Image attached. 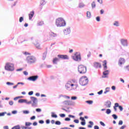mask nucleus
Listing matches in <instances>:
<instances>
[{
    "instance_id": "obj_1",
    "label": "nucleus",
    "mask_w": 129,
    "mask_h": 129,
    "mask_svg": "<svg viewBox=\"0 0 129 129\" xmlns=\"http://www.w3.org/2000/svg\"><path fill=\"white\" fill-rule=\"evenodd\" d=\"M55 25L56 27H65L66 21L62 18H58L56 20Z\"/></svg>"
},
{
    "instance_id": "obj_2",
    "label": "nucleus",
    "mask_w": 129,
    "mask_h": 129,
    "mask_svg": "<svg viewBox=\"0 0 129 129\" xmlns=\"http://www.w3.org/2000/svg\"><path fill=\"white\" fill-rule=\"evenodd\" d=\"M26 60L28 64H29V65H33V64H35V63L37 62V58L34 56L29 55L27 57Z\"/></svg>"
},
{
    "instance_id": "obj_3",
    "label": "nucleus",
    "mask_w": 129,
    "mask_h": 129,
    "mask_svg": "<svg viewBox=\"0 0 129 129\" xmlns=\"http://www.w3.org/2000/svg\"><path fill=\"white\" fill-rule=\"evenodd\" d=\"M107 61L106 60H104L103 61V66L104 67V69L105 70L103 72V78H107L108 74H109V71L106 70L107 69Z\"/></svg>"
},
{
    "instance_id": "obj_4",
    "label": "nucleus",
    "mask_w": 129,
    "mask_h": 129,
    "mask_svg": "<svg viewBox=\"0 0 129 129\" xmlns=\"http://www.w3.org/2000/svg\"><path fill=\"white\" fill-rule=\"evenodd\" d=\"M79 83L82 86H85L88 84V78L86 76L82 77L79 80Z\"/></svg>"
},
{
    "instance_id": "obj_5",
    "label": "nucleus",
    "mask_w": 129,
    "mask_h": 129,
    "mask_svg": "<svg viewBox=\"0 0 129 129\" xmlns=\"http://www.w3.org/2000/svg\"><path fill=\"white\" fill-rule=\"evenodd\" d=\"M5 70H7V71H14V70H15V65L12 63H6L5 67Z\"/></svg>"
},
{
    "instance_id": "obj_6",
    "label": "nucleus",
    "mask_w": 129,
    "mask_h": 129,
    "mask_svg": "<svg viewBox=\"0 0 129 129\" xmlns=\"http://www.w3.org/2000/svg\"><path fill=\"white\" fill-rule=\"evenodd\" d=\"M78 71L80 74H85L87 71V68L83 65L79 66Z\"/></svg>"
},
{
    "instance_id": "obj_7",
    "label": "nucleus",
    "mask_w": 129,
    "mask_h": 129,
    "mask_svg": "<svg viewBox=\"0 0 129 129\" xmlns=\"http://www.w3.org/2000/svg\"><path fill=\"white\" fill-rule=\"evenodd\" d=\"M73 59L74 61L77 62H80L81 61V53L80 52H76L74 56H73Z\"/></svg>"
},
{
    "instance_id": "obj_8",
    "label": "nucleus",
    "mask_w": 129,
    "mask_h": 129,
    "mask_svg": "<svg viewBox=\"0 0 129 129\" xmlns=\"http://www.w3.org/2000/svg\"><path fill=\"white\" fill-rule=\"evenodd\" d=\"M73 86H75V85L72 84V82L69 81L66 84V88L67 90H72V89H76V87L75 88H73Z\"/></svg>"
},
{
    "instance_id": "obj_9",
    "label": "nucleus",
    "mask_w": 129,
    "mask_h": 129,
    "mask_svg": "<svg viewBox=\"0 0 129 129\" xmlns=\"http://www.w3.org/2000/svg\"><path fill=\"white\" fill-rule=\"evenodd\" d=\"M32 107H37V104L38 103V99L35 97H30Z\"/></svg>"
},
{
    "instance_id": "obj_10",
    "label": "nucleus",
    "mask_w": 129,
    "mask_h": 129,
    "mask_svg": "<svg viewBox=\"0 0 129 129\" xmlns=\"http://www.w3.org/2000/svg\"><path fill=\"white\" fill-rule=\"evenodd\" d=\"M120 43L123 47H127L128 46V43H127V39L122 38L120 39Z\"/></svg>"
},
{
    "instance_id": "obj_11",
    "label": "nucleus",
    "mask_w": 129,
    "mask_h": 129,
    "mask_svg": "<svg viewBox=\"0 0 129 129\" xmlns=\"http://www.w3.org/2000/svg\"><path fill=\"white\" fill-rule=\"evenodd\" d=\"M18 103H26V104H31L32 101H29L28 102L27 99H20L18 100Z\"/></svg>"
},
{
    "instance_id": "obj_12",
    "label": "nucleus",
    "mask_w": 129,
    "mask_h": 129,
    "mask_svg": "<svg viewBox=\"0 0 129 129\" xmlns=\"http://www.w3.org/2000/svg\"><path fill=\"white\" fill-rule=\"evenodd\" d=\"M64 35H69L71 33V28L68 27L63 30Z\"/></svg>"
},
{
    "instance_id": "obj_13",
    "label": "nucleus",
    "mask_w": 129,
    "mask_h": 129,
    "mask_svg": "<svg viewBox=\"0 0 129 129\" xmlns=\"http://www.w3.org/2000/svg\"><path fill=\"white\" fill-rule=\"evenodd\" d=\"M62 104H63L64 105H74L75 104V102L72 101H64L62 102Z\"/></svg>"
},
{
    "instance_id": "obj_14",
    "label": "nucleus",
    "mask_w": 129,
    "mask_h": 129,
    "mask_svg": "<svg viewBox=\"0 0 129 129\" xmlns=\"http://www.w3.org/2000/svg\"><path fill=\"white\" fill-rule=\"evenodd\" d=\"M57 57L59 58V59H63L64 60H68L69 59V57H68V55H62V54H58L57 55Z\"/></svg>"
},
{
    "instance_id": "obj_15",
    "label": "nucleus",
    "mask_w": 129,
    "mask_h": 129,
    "mask_svg": "<svg viewBox=\"0 0 129 129\" xmlns=\"http://www.w3.org/2000/svg\"><path fill=\"white\" fill-rule=\"evenodd\" d=\"M38 76H32L28 78V80L30 81H36L38 79Z\"/></svg>"
},
{
    "instance_id": "obj_16",
    "label": "nucleus",
    "mask_w": 129,
    "mask_h": 129,
    "mask_svg": "<svg viewBox=\"0 0 129 129\" xmlns=\"http://www.w3.org/2000/svg\"><path fill=\"white\" fill-rule=\"evenodd\" d=\"M33 44H34V45L35 46L37 49H41V45L40 44V43H39V42H38L37 40L33 41Z\"/></svg>"
},
{
    "instance_id": "obj_17",
    "label": "nucleus",
    "mask_w": 129,
    "mask_h": 129,
    "mask_svg": "<svg viewBox=\"0 0 129 129\" xmlns=\"http://www.w3.org/2000/svg\"><path fill=\"white\" fill-rule=\"evenodd\" d=\"M104 105L108 108H110V107H111V102H110V101H107L105 102Z\"/></svg>"
},
{
    "instance_id": "obj_18",
    "label": "nucleus",
    "mask_w": 129,
    "mask_h": 129,
    "mask_svg": "<svg viewBox=\"0 0 129 129\" xmlns=\"http://www.w3.org/2000/svg\"><path fill=\"white\" fill-rule=\"evenodd\" d=\"M125 60L123 58H120L118 60V65H122V64H124Z\"/></svg>"
},
{
    "instance_id": "obj_19",
    "label": "nucleus",
    "mask_w": 129,
    "mask_h": 129,
    "mask_svg": "<svg viewBox=\"0 0 129 129\" xmlns=\"http://www.w3.org/2000/svg\"><path fill=\"white\" fill-rule=\"evenodd\" d=\"M34 15H35V12H34L33 11L31 12L30 14H28L29 20H30V21H31V20H32L33 17H34Z\"/></svg>"
},
{
    "instance_id": "obj_20",
    "label": "nucleus",
    "mask_w": 129,
    "mask_h": 129,
    "mask_svg": "<svg viewBox=\"0 0 129 129\" xmlns=\"http://www.w3.org/2000/svg\"><path fill=\"white\" fill-rule=\"evenodd\" d=\"M94 67L95 68H101V64L99 62L94 63Z\"/></svg>"
},
{
    "instance_id": "obj_21",
    "label": "nucleus",
    "mask_w": 129,
    "mask_h": 129,
    "mask_svg": "<svg viewBox=\"0 0 129 129\" xmlns=\"http://www.w3.org/2000/svg\"><path fill=\"white\" fill-rule=\"evenodd\" d=\"M47 51H45L42 54V60H45L46 59V57H47Z\"/></svg>"
},
{
    "instance_id": "obj_22",
    "label": "nucleus",
    "mask_w": 129,
    "mask_h": 129,
    "mask_svg": "<svg viewBox=\"0 0 129 129\" xmlns=\"http://www.w3.org/2000/svg\"><path fill=\"white\" fill-rule=\"evenodd\" d=\"M50 37H53V38H55L58 36L57 34L54 33V32H50L49 34Z\"/></svg>"
},
{
    "instance_id": "obj_23",
    "label": "nucleus",
    "mask_w": 129,
    "mask_h": 129,
    "mask_svg": "<svg viewBox=\"0 0 129 129\" xmlns=\"http://www.w3.org/2000/svg\"><path fill=\"white\" fill-rule=\"evenodd\" d=\"M85 7V5L82 3H79V8L80 9H82V8H84Z\"/></svg>"
},
{
    "instance_id": "obj_24",
    "label": "nucleus",
    "mask_w": 129,
    "mask_h": 129,
    "mask_svg": "<svg viewBox=\"0 0 129 129\" xmlns=\"http://www.w3.org/2000/svg\"><path fill=\"white\" fill-rule=\"evenodd\" d=\"M58 61H59V58L55 57L53 58L52 62L54 64H57V62H58Z\"/></svg>"
},
{
    "instance_id": "obj_25",
    "label": "nucleus",
    "mask_w": 129,
    "mask_h": 129,
    "mask_svg": "<svg viewBox=\"0 0 129 129\" xmlns=\"http://www.w3.org/2000/svg\"><path fill=\"white\" fill-rule=\"evenodd\" d=\"M113 25L115 27H119V23L118 22V21H115Z\"/></svg>"
},
{
    "instance_id": "obj_26",
    "label": "nucleus",
    "mask_w": 129,
    "mask_h": 129,
    "mask_svg": "<svg viewBox=\"0 0 129 129\" xmlns=\"http://www.w3.org/2000/svg\"><path fill=\"white\" fill-rule=\"evenodd\" d=\"M87 17L88 19H90V18H91V13H90V12H87Z\"/></svg>"
},
{
    "instance_id": "obj_27",
    "label": "nucleus",
    "mask_w": 129,
    "mask_h": 129,
    "mask_svg": "<svg viewBox=\"0 0 129 129\" xmlns=\"http://www.w3.org/2000/svg\"><path fill=\"white\" fill-rule=\"evenodd\" d=\"M51 117H54L55 118H57L58 117V116L57 115V114H55V113L52 112Z\"/></svg>"
},
{
    "instance_id": "obj_28",
    "label": "nucleus",
    "mask_w": 129,
    "mask_h": 129,
    "mask_svg": "<svg viewBox=\"0 0 129 129\" xmlns=\"http://www.w3.org/2000/svg\"><path fill=\"white\" fill-rule=\"evenodd\" d=\"M89 123H90V124H91V125H88V127H90L91 128V127H92V125H93V124H94V123L92 121H90L89 122Z\"/></svg>"
},
{
    "instance_id": "obj_29",
    "label": "nucleus",
    "mask_w": 129,
    "mask_h": 129,
    "mask_svg": "<svg viewBox=\"0 0 129 129\" xmlns=\"http://www.w3.org/2000/svg\"><path fill=\"white\" fill-rule=\"evenodd\" d=\"M106 113L107 114H110V113H111V110H110V109H107L106 110Z\"/></svg>"
},
{
    "instance_id": "obj_30",
    "label": "nucleus",
    "mask_w": 129,
    "mask_h": 129,
    "mask_svg": "<svg viewBox=\"0 0 129 129\" xmlns=\"http://www.w3.org/2000/svg\"><path fill=\"white\" fill-rule=\"evenodd\" d=\"M12 129H21V127L20 126V125H17L12 127Z\"/></svg>"
},
{
    "instance_id": "obj_31",
    "label": "nucleus",
    "mask_w": 129,
    "mask_h": 129,
    "mask_svg": "<svg viewBox=\"0 0 129 129\" xmlns=\"http://www.w3.org/2000/svg\"><path fill=\"white\" fill-rule=\"evenodd\" d=\"M40 5L41 6H44V5H46V2L45 0H41L40 2Z\"/></svg>"
},
{
    "instance_id": "obj_32",
    "label": "nucleus",
    "mask_w": 129,
    "mask_h": 129,
    "mask_svg": "<svg viewBox=\"0 0 129 129\" xmlns=\"http://www.w3.org/2000/svg\"><path fill=\"white\" fill-rule=\"evenodd\" d=\"M92 9H94L96 7V5L95 4V2H93L91 4Z\"/></svg>"
},
{
    "instance_id": "obj_33",
    "label": "nucleus",
    "mask_w": 129,
    "mask_h": 129,
    "mask_svg": "<svg viewBox=\"0 0 129 129\" xmlns=\"http://www.w3.org/2000/svg\"><path fill=\"white\" fill-rule=\"evenodd\" d=\"M108 89H110L109 87L106 88L105 91L104 92V94H106V93H107V92H109V90H108Z\"/></svg>"
},
{
    "instance_id": "obj_34",
    "label": "nucleus",
    "mask_w": 129,
    "mask_h": 129,
    "mask_svg": "<svg viewBox=\"0 0 129 129\" xmlns=\"http://www.w3.org/2000/svg\"><path fill=\"white\" fill-rule=\"evenodd\" d=\"M86 103H88V104H92V103H93V101L87 100V101H86Z\"/></svg>"
},
{
    "instance_id": "obj_35",
    "label": "nucleus",
    "mask_w": 129,
    "mask_h": 129,
    "mask_svg": "<svg viewBox=\"0 0 129 129\" xmlns=\"http://www.w3.org/2000/svg\"><path fill=\"white\" fill-rule=\"evenodd\" d=\"M25 125L26 126H30V125H32V123L30 122H26Z\"/></svg>"
},
{
    "instance_id": "obj_36",
    "label": "nucleus",
    "mask_w": 129,
    "mask_h": 129,
    "mask_svg": "<svg viewBox=\"0 0 129 129\" xmlns=\"http://www.w3.org/2000/svg\"><path fill=\"white\" fill-rule=\"evenodd\" d=\"M44 25V22L40 21L37 23V26H42Z\"/></svg>"
},
{
    "instance_id": "obj_37",
    "label": "nucleus",
    "mask_w": 129,
    "mask_h": 129,
    "mask_svg": "<svg viewBox=\"0 0 129 129\" xmlns=\"http://www.w3.org/2000/svg\"><path fill=\"white\" fill-rule=\"evenodd\" d=\"M112 117L114 118V119H117V115L115 114L112 115Z\"/></svg>"
},
{
    "instance_id": "obj_38",
    "label": "nucleus",
    "mask_w": 129,
    "mask_h": 129,
    "mask_svg": "<svg viewBox=\"0 0 129 129\" xmlns=\"http://www.w3.org/2000/svg\"><path fill=\"white\" fill-rule=\"evenodd\" d=\"M5 114H7V112H3L0 113V116H5Z\"/></svg>"
},
{
    "instance_id": "obj_39",
    "label": "nucleus",
    "mask_w": 129,
    "mask_h": 129,
    "mask_svg": "<svg viewBox=\"0 0 129 129\" xmlns=\"http://www.w3.org/2000/svg\"><path fill=\"white\" fill-rule=\"evenodd\" d=\"M55 124L56 125H60V124H61V122H60V121H56Z\"/></svg>"
},
{
    "instance_id": "obj_40",
    "label": "nucleus",
    "mask_w": 129,
    "mask_h": 129,
    "mask_svg": "<svg viewBox=\"0 0 129 129\" xmlns=\"http://www.w3.org/2000/svg\"><path fill=\"white\" fill-rule=\"evenodd\" d=\"M77 99V96H72L71 97V100H76Z\"/></svg>"
},
{
    "instance_id": "obj_41",
    "label": "nucleus",
    "mask_w": 129,
    "mask_h": 129,
    "mask_svg": "<svg viewBox=\"0 0 129 129\" xmlns=\"http://www.w3.org/2000/svg\"><path fill=\"white\" fill-rule=\"evenodd\" d=\"M103 92V90H101L100 91L97 92V94H98L99 95H101Z\"/></svg>"
},
{
    "instance_id": "obj_42",
    "label": "nucleus",
    "mask_w": 129,
    "mask_h": 129,
    "mask_svg": "<svg viewBox=\"0 0 129 129\" xmlns=\"http://www.w3.org/2000/svg\"><path fill=\"white\" fill-rule=\"evenodd\" d=\"M122 123H123V121H122L121 120H120L118 122V125H122Z\"/></svg>"
},
{
    "instance_id": "obj_43",
    "label": "nucleus",
    "mask_w": 129,
    "mask_h": 129,
    "mask_svg": "<svg viewBox=\"0 0 129 129\" xmlns=\"http://www.w3.org/2000/svg\"><path fill=\"white\" fill-rule=\"evenodd\" d=\"M23 21H24V17H21L19 18V22H20V23H22V22H23Z\"/></svg>"
},
{
    "instance_id": "obj_44",
    "label": "nucleus",
    "mask_w": 129,
    "mask_h": 129,
    "mask_svg": "<svg viewBox=\"0 0 129 129\" xmlns=\"http://www.w3.org/2000/svg\"><path fill=\"white\" fill-rule=\"evenodd\" d=\"M23 113H24V114H28V113H30V111L28 110H24L23 111Z\"/></svg>"
},
{
    "instance_id": "obj_45",
    "label": "nucleus",
    "mask_w": 129,
    "mask_h": 129,
    "mask_svg": "<svg viewBox=\"0 0 129 129\" xmlns=\"http://www.w3.org/2000/svg\"><path fill=\"white\" fill-rule=\"evenodd\" d=\"M119 104H118V103H115L114 104V107H119Z\"/></svg>"
},
{
    "instance_id": "obj_46",
    "label": "nucleus",
    "mask_w": 129,
    "mask_h": 129,
    "mask_svg": "<svg viewBox=\"0 0 129 129\" xmlns=\"http://www.w3.org/2000/svg\"><path fill=\"white\" fill-rule=\"evenodd\" d=\"M96 20L97 22H100V17L99 16H97L96 18Z\"/></svg>"
},
{
    "instance_id": "obj_47",
    "label": "nucleus",
    "mask_w": 129,
    "mask_h": 129,
    "mask_svg": "<svg viewBox=\"0 0 129 129\" xmlns=\"http://www.w3.org/2000/svg\"><path fill=\"white\" fill-rule=\"evenodd\" d=\"M59 116H60V117H65V116H66V115L64 113H61L59 114Z\"/></svg>"
},
{
    "instance_id": "obj_48",
    "label": "nucleus",
    "mask_w": 129,
    "mask_h": 129,
    "mask_svg": "<svg viewBox=\"0 0 129 129\" xmlns=\"http://www.w3.org/2000/svg\"><path fill=\"white\" fill-rule=\"evenodd\" d=\"M36 111L37 112H41V111H42V109H41L40 108H36Z\"/></svg>"
},
{
    "instance_id": "obj_49",
    "label": "nucleus",
    "mask_w": 129,
    "mask_h": 129,
    "mask_svg": "<svg viewBox=\"0 0 129 129\" xmlns=\"http://www.w3.org/2000/svg\"><path fill=\"white\" fill-rule=\"evenodd\" d=\"M64 120H66V121H70V120H71V119H70V118L69 117H66L65 118Z\"/></svg>"
},
{
    "instance_id": "obj_50",
    "label": "nucleus",
    "mask_w": 129,
    "mask_h": 129,
    "mask_svg": "<svg viewBox=\"0 0 129 129\" xmlns=\"http://www.w3.org/2000/svg\"><path fill=\"white\" fill-rule=\"evenodd\" d=\"M6 84L7 85H14V83H11L10 82H8Z\"/></svg>"
},
{
    "instance_id": "obj_51",
    "label": "nucleus",
    "mask_w": 129,
    "mask_h": 129,
    "mask_svg": "<svg viewBox=\"0 0 129 129\" xmlns=\"http://www.w3.org/2000/svg\"><path fill=\"white\" fill-rule=\"evenodd\" d=\"M81 124H82V125H85V124H86V122H85V121H82L81 122Z\"/></svg>"
},
{
    "instance_id": "obj_52",
    "label": "nucleus",
    "mask_w": 129,
    "mask_h": 129,
    "mask_svg": "<svg viewBox=\"0 0 129 129\" xmlns=\"http://www.w3.org/2000/svg\"><path fill=\"white\" fill-rule=\"evenodd\" d=\"M118 108L119 109H120V111H122V110H123V108L122 107V106H119Z\"/></svg>"
},
{
    "instance_id": "obj_53",
    "label": "nucleus",
    "mask_w": 129,
    "mask_h": 129,
    "mask_svg": "<svg viewBox=\"0 0 129 129\" xmlns=\"http://www.w3.org/2000/svg\"><path fill=\"white\" fill-rule=\"evenodd\" d=\"M33 94H34V92L33 91H30L28 93V95H33Z\"/></svg>"
},
{
    "instance_id": "obj_54",
    "label": "nucleus",
    "mask_w": 129,
    "mask_h": 129,
    "mask_svg": "<svg viewBox=\"0 0 129 129\" xmlns=\"http://www.w3.org/2000/svg\"><path fill=\"white\" fill-rule=\"evenodd\" d=\"M12 114H17L18 113V111L14 110L12 112Z\"/></svg>"
},
{
    "instance_id": "obj_55",
    "label": "nucleus",
    "mask_w": 129,
    "mask_h": 129,
    "mask_svg": "<svg viewBox=\"0 0 129 129\" xmlns=\"http://www.w3.org/2000/svg\"><path fill=\"white\" fill-rule=\"evenodd\" d=\"M100 124H101V125H102V126H105V124L101 121H100Z\"/></svg>"
},
{
    "instance_id": "obj_56",
    "label": "nucleus",
    "mask_w": 129,
    "mask_h": 129,
    "mask_svg": "<svg viewBox=\"0 0 129 129\" xmlns=\"http://www.w3.org/2000/svg\"><path fill=\"white\" fill-rule=\"evenodd\" d=\"M126 127V126L125 125H122L119 129H124Z\"/></svg>"
},
{
    "instance_id": "obj_57",
    "label": "nucleus",
    "mask_w": 129,
    "mask_h": 129,
    "mask_svg": "<svg viewBox=\"0 0 129 129\" xmlns=\"http://www.w3.org/2000/svg\"><path fill=\"white\" fill-rule=\"evenodd\" d=\"M25 85V83H23V82H18L17 83V85Z\"/></svg>"
},
{
    "instance_id": "obj_58",
    "label": "nucleus",
    "mask_w": 129,
    "mask_h": 129,
    "mask_svg": "<svg viewBox=\"0 0 129 129\" xmlns=\"http://www.w3.org/2000/svg\"><path fill=\"white\" fill-rule=\"evenodd\" d=\"M36 118V116H32L31 117H30V119L31 120H34V119H35Z\"/></svg>"
},
{
    "instance_id": "obj_59",
    "label": "nucleus",
    "mask_w": 129,
    "mask_h": 129,
    "mask_svg": "<svg viewBox=\"0 0 129 129\" xmlns=\"http://www.w3.org/2000/svg\"><path fill=\"white\" fill-rule=\"evenodd\" d=\"M23 74L26 76H27V75H28V74H29V73H28V72H27V71H26L23 72Z\"/></svg>"
},
{
    "instance_id": "obj_60",
    "label": "nucleus",
    "mask_w": 129,
    "mask_h": 129,
    "mask_svg": "<svg viewBox=\"0 0 129 129\" xmlns=\"http://www.w3.org/2000/svg\"><path fill=\"white\" fill-rule=\"evenodd\" d=\"M74 122H75V123H79V120H78V119H75L74 120Z\"/></svg>"
},
{
    "instance_id": "obj_61",
    "label": "nucleus",
    "mask_w": 129,
    "mask_h": 129,
    "mask_svg": "<svg viewBox=\"0 0 129 129\" xmlns=\"http://www.w3.org/2000/svg\"><path fill=\"white\" fill-rule=\"evenodd\" d=\"M80 119L81 120H82V121H85V119H84V117H80Z\"/></svg>"
},
{
    "instance_id": "obj_62",
    "label": "nucleus",
    "mask_w": 129,
    "mask_h": 129,
    "mask_svg": "<svg viewBox=\"0 0 129 129\" xmlns=\"http://www.w3.org/2000/svg\"><path fill=\"white\" fill-rule=\"evenodd\" d=\"M9 103L10 105H13L14 104V102L13 101H10Z\"/></svg>"
},
{
    "instance_id": "obj_63",
    "label": "nucleus",
    "mask_w": 129,
    "mask_h": 129,
    "mask_svg": "<svg viewBox=\"0 0 129 129\" xmlns=\"http://www.w3.org/2000/svg\"><path fill=\"white\" fill-rule=\"evenodd\" d=\"M39 122L41 124H43V123H44V120H40L39 121Z\"/></svg>"
},
{
    "instance_id": "obj_64",
    "label": "nucleus",
    "mask_w": 129,
    "mask_h": 129,
    "mask_svg": "<svg viewBox=\"0 0 129 129\" xmlns=\"http://www.w3.org/2000/svg\"><path fill=\"white\" fill-rule=\"evenodd\" d=\"M94 129H99V127L98 125H95L94 127Z\"/></svg>"
}]
</instances>
